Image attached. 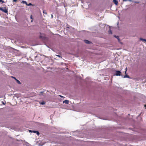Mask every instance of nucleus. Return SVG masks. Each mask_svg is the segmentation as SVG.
<instances>
[{
    "label": "nucleus",
    "mask_w": 146,
    "mask_h": 146,
    "mask_svg": "<svg viewBox=\"0 0 146 146\" xmlns=\"http://www.w3.org/2000/svg\"><path fill=\"white\" fill-rule=\"evenodd\" d=\"M56 56H58L59 57H61V58H62V57L61 56V55H56Z\"/></svg>",
    "instance_id": "23"
},
{
    "label": "nucleus",
    "mask_w": 146,
    "mask_h": 146,
    "mask_svg": "<svg viewBox=\"0 0 146 146\" xmlns=\"http://www.w3.org/2000/svg\"><path fill=\"white\" fill-rule=\"evenodd\" d=\"M33 133H36L38 136H39L40 135L39 132L37 131L34 130Z\"/></svg>",
    "instance_id": "7"
},
{
    "label": "nucleus",
    "mask_w": 146,
    "mask_h": 146,
    "mask_svg": "<svg viewBox=\"0 0 146 146\" xmlns=\"http://www.w3.org/2000/svg\"><path fill=\"white\" fill-rule=\"evenodd\" d=\"M66 28H68V29H69V27H66Z\"/></svg>",
    "instance_id": "33"
},
{
    "label": "nucleus",
    "mask_w": 146,
    "mask_h": 146,
    "mask_svg": "<svg viewBox=\"0 0 146 146\" xmlns=\"http://www.w3.org/2000/svg\"><path fill=\"white\" fill-rule=\"evenodd\" d=\"M43 92H40V95H42V93H43Z\"/></svg>",
    "instance_id": "24"
},
{
    "label": "nucleus",
    "mask_w": 146,
    "mask_h": 146,
    "mask_svg": "<svg viewBox=\"0 0 146 146\" xmlns=\"http://www.w3.org/2000/svg\"><path fill=\"white\" fill-rule=\"evenodd\" d=\"M121 72L120 70H116L115 71V72L113 74L114 75L116 76H121L122 77H123V75L121 74Z\"/></svg>",
    "instance_id": "2"
},
{
    "label": "nucleus",
    "mask_w": 146,
    "mask_h": 146,
    "mask_svg": "<svg viewBox=\"0 0 146 146\" xmlns=\"http://www.w3.org/2000/svg\"><path fill=\"white\" fill-rule=\"evenodd\" d=\"M2 102V103L3 104L5 105V104L3 102Z\"/></svg>",
    "instance_id": "30"
},
{
    "label": "nucleus",
    "mask_w": 146,
    "mask_h": 146,
    "mask_svg": "<svg viewBox=\"0 0 146 146\" xmlns=\"http://www.w3.org/2000/svg\"><path fill=\"white\" fill-rule=\"evenodd\" d=\"M108 33L109 34H112V32L110 29H110L108 31Z\"/></svg>",
    "instance_id": "15"
},
{
    "label": "nucleus",
    "mask_w": 146,
    "mask_h": 146,
    "mask_svg": "<svg viewBox=\"0 0 146 146\" xmlns=\"http://www.w3.org/2000/svg\"><path fill=\"white\" fill-rule=\"evenodd\" d=\"M0 10L3 12H4L7 13L8 10L6 9V7H4V8L1 7H0Z\"/></svg>",
    "instance_id": "3"
},
{
    "label": "nucleus",
    "mask_w": 146,
    "mask_h": 146,
    "mask_svg": "<svg viewBox=\"0 0 146 146\" xmlns=\"http://www.w3.org/2000/svg\"><path fill=\"white\" fill-rule=\"evenodd\" d=\"M76 131H75L74 132H72V134H72V135H76V136H77L79 137H80V136L79 135H77L76 134Z\"/></svg>",
    "instance_id": "8"
},
{
    "label": "nucleus",
    "mask_w": 146,
    "mask_h": 146,
    "mask_svg": "<svg viewBox=\"0 0 146 146\" xmlns=\"http://www.w3.org/2000/svg\"><path fill=\"white\" fill-rule=\"evenodd\" d=\"M113 36L116 37V36H115V35H114V36Z\"/></svg>",
    "instance_id": "34"
},
{
    "label": "nucleus",
    "mask_w": 146,
    "mask_h": 146,
    "mask_svg": "<svg viewBox=\"0 0 146 146\" xmlns=\"http://www.w3.org/2000/svg\"><path fill=\"white\" fill-rule=\"evenodd\" d=\"M0 2H2V3H5L4 1H3L2 0H0Z\"/></svg>",
    "instance_id": "22"
},
{
    "label": "nucleus",
    "mask_w": 146,
    "mask_h": 146,
    "mask_svg": "<svg viewBox=\"0 0 146 146\" xmlns=\"http://www.w3.org/2000/svg\"><path fill=\"white\" fill-rule=\"evenodd\" d=\"M34 130H28L29 131V133H33Z\"/></svg>",
    "instance_id": "18"
},
{
    "label": "nucleus",
    "mask_w": 146,
    "mask_h": 146,
    "mask_svg": "<svg viewBox=\"0 0 146 146\" xmlns=\"http://www.w3.org/2000/svg\"><path fill=\"white\" fill-rule=\"evenodd\" d=\"M41 123H36V124L39 125Z\"/></svg>",
    "instance_id": "26"
},
{
    "label": "nucleus",
    "mask_w": 146,
    "mask_h": 146,
    "mask_svg": "<svg viewBox=\"0 0 146 146\" xmlns=\"http://www.w3.org/2000/svg\"><path fill=\"white\" fill-rule=\"evenodd\" d=\"M30 18L31 19H32V20H31V22H33V18H32V15H31V16H30Z\"/></svg>",
    "instance_id": "17"
},
{
    "label": "nucleus",
    "mask_w": 146,
    "mask_h": 146,
    "mask_svg": "<svg viewBox=\"0 0 146 146\" xmlns=\"http://www.w3.org/2000/svg\"><path fill=\"white\" fill-rule=\"evenodd\" d=\"M22 2L23 3L25 4L26 5H27V3L26 1H22Z\"/></svg>",
    "instance_id": "16"
},
{
    "label": "nucleus",
    "mask_w": 146,
    "mask_h": 146,
    "mask_svg": "<svg viewBox=\"0 0 146 146\" xmlns=\"http://www.w3.org/2000/svg\"><path fill=\"white\" fill-rule=\"evenodd\" d=\"M15 80L16 82L19 84H21V82L18 79H16Z\"/></svg>",
    "instance_id": "14"
},
{
    "label": "nucleus",
    "mask_w": 146,
    "mask_h": 146,
    "mask_svg": "<svg viewBox=\"0 0 146 146\" xmlns=\"http://www.w3.org/2000/svg\"><path fill=\"white\" fill-rule=\"evenodd\" d=\"M17 0H13V1L14 2H16Z\"/></svg>",
    "instance_id": "29"
},
{
    "label": "nucleus",
    "mask_w": 146,
    "mask_h": 146,
    "mask_svg": "<svg viewBox=\"0 0 146 146\" xmlns=\"http://www.w3.org/2000/svg\"><path fill=\"white\" fill-rule=\"evenodd\" d=\"M11 77L13 78L14 79H15V80L16 79H17V78H16L15 77H14V76H11Z\"/></svg>",
    "instance_id": "21"
},
{
    "label": "nucleus",
    "mask_w": 146,
    "mask_h": 146,
    "mask_svg": "<svg viewBox=\"0 0 146 146\" xmlns=\"http://www.w3.org/2000/svg\"><path fill=\"white\" fill-rule=\"evenodd\" d=\"M127 72V70H125V74H127V72Z\"/></svg>",
    "instance_id": "28"
},
{
    "label": "nucleus",
    "mask_w": 146,
    "mask_h": 146,
    "mask_svg": "<svg viewBox=\"0 0 146 146\" xmlns=\"http://www.w3.org/2000/svg\"><path fill=\"white\" fill-rule=\"evenodd\" d=\"M139 40H140L142 41H145V42H146V39H144V38H139Z\"/></svg>",
    "instance_id": "13"
},
{
    "label": "nucleus",
    "mask_w": 146,
    "mask_h": 146,
    "mask_svg": "<svg viewBox=\"0 0 146 146\" xmlns=\"http://www.w3.org/2000/svg\"><path fill=\"white\" fill-rule=\"evenodd\" d=\"M69 102V101L67 100H66L63 101V103H65L66 104H68Z\"/></svg>",
    "instance_id": "12"
},
{
    "label": "nucleus",
    "mask_w": 146,
    "mask_h": 146,
    "mask_svg": "<svg viewBox=\"0 0 146 146\" xmlns=\"http://www.w3.org/2000/svg\"><path fill=\"white\" fill-rule=\"evenodd\" d=\"M60 96L61 97H62L63 96Z\"/></svg>",
    "instance_id": "37"
},
{
    "label": "nucleus",
    "mask_w": 146,
    "mask_h": 146,
    "mask_svg": "<svg viewBox=\"0 0 146 146\" xmlns=\"http://www.w3.org/2000/svg\"><path fill=\"white\" fill-rule=\"evenodd\" d=\"M40 40L42 41L44 44L46 45L48 48L49 47L46 45V44H50L52 43V41L50 40L48 37H39Z\"/></svg>",
    "instance_id": "1"
},
{
    "label": "nucleus",
    "mask_w": 146,
    "mask_h": 146,
    "mask_svg": "<svg viewBox=\"0 0 146 146\" xmlns=\"http://www.w3.org/2000/svg\"><path fill=\"white\" fill-rule=\"evenodd\" d=\"M84 41L87 44H90L92 43V42L86 39L84 40Z\"/></svg>",
    "instance_id": "5"
},
{
    "label": "nucleus",
    "mask_w": 146,
    "mask_h": 146,
    "mask_svg": "<svg viewBox=\"0 0 146 146\" xmlns=\"http://www.w3.org/2000/svg\"><path fill=\"white\" fill-rule=\"evenodd\" d=\"M27 5H28V6H29V5H32V4H31V3H29V4H27Z\"/></svg>",
    "instance_id": "25"
},
{
    "label": "nucleus",
    "mask_w": 146,
    "mask_h": 146,
    "mask_svg": "<svg viewBox=\"0 0 146 146\" xmlns=\"http://www.w3.org/2000/svg\"><path fill=\"white\" fill-rule=\"evenodd\" d=\"M140 115H141V113H140V114L138 115V116H139Z\"/></svg>",
    "instance_id": "36"
},
{
    "label": "nucleus",
    "mask_w": 146,
    "mask_h": 146,
    "mask_svg": "<svg viewBox=\"0 0 146 146\" xmlns=\"http://www.w3.org/2000/svg\"><path fill=\"white\" fill-rule=\"evenodd\" d=\"M43 13L44 14H47V13L45 12V11L44 10H43Z\"/></svg>",
    "instance_id": "19"
},
{
    "label": "nucleus",
    "mask_w": 146,
    "mask_h": 146,
    "mask_svg": "<svg viewBox=\"0 0 146 146\" xmlns=\"http://www.w3.org/2000/svg\"><path fill=\"white\" fill-rule=\"evenodd\" d=\"M43 56H45L44 55H43Z\"/></svg>",
    "instance_id": "38"
},
{
    "label": "nucleus",
    "mask_w": 146,
    "mask_h": 146,
    "mask_svg": "<svg viewBox=\"0 0 146 146\" xmlns=\"http://www.w3.org/2000/svg\"><path fill=\"white\" fill-rule=\"evenodd\" d=\"M48 142H40L39 143H38V145L39 146H43V145H44V144H45L47 143H48Z\"/></svg>",
    "instance_id": "4"
},
{
    "label": "nucleus",
    "mask_w": 146,
    "mask_h": 146,
    "mask_svg": "<svg viewBox=\"0 0 146 146\" xmlns=\"http://www.w3.org/2000/svg\"><path fill=\"white\" fill-rule=\"evenodd\" d=\"M54 129H56L55 127H53V128H52V129H54Z\"/></svg>",
    "instance_id": "32"
},
{
    "label": "nucleus",
    "mask_w": 146,
    "mask_h": 146,
    "mask_svg": "<svg viewBox=\"0 0 146 146\" xmlns=\"http://www.w3.org/2000/svg\"><path fill=\"white\" fill-rule=\"evenodd\" d=\"M123 1H130V2H131L132 1L131 0H123Z\"/></svg>",
    "instance_id": "20"
},
{
    "label": "nucleus",
    "mask_w": 146,
    "mask_h": 146,
    "mask_svg": "<svg viewBox=\"0 0 146 146\" xmlns=\"http://www.w3.org/2000/svg\"><path fill=\"white\" fill-rule=\"evenodd\" d=\"M144 107L145 108V109H146V104H145L144 105Z\"/></svg>",
    "instance_id": "27"
},
{
    "label": "nucleus",
    "mask_w": 146,
    "mask_h": 146,
    "mask_svg": "<svg viewBox=\"0 0 146 146\" xmlns=\"http://www.w3.org/2000/svg\"><path fill=\"white\" fill-rule=\"evenodd\" d=\"M37 57H38V56H37V55H36V56L35 57V58H37Z\"/></svg>",
    "instance_id": "31"
},
{
    "label": "nucleus",
    "mask_w": 146,
    "mask_h": 146,
    "mask_svg": "<svg viewBox=\"0 0 146 146\" xmlns=\"http://www.w3.org/2000/svg\"><path fill=\"white\" fill-rule=\"evenodd\" d=\"M113 1L116 5H117L118 4V2L117 0H113Z\"/></svg>",
    "instance_id": "10"
},
{
    "label": "nucleus",
    "mask_w": 146,
    "mask_h": 146,
    "mask_svg": "<svg viewBox=\"0 0 146 146\" xmlns=\"http://www.w3.org/2000/svg\"><path fill=\"white\" fill-rule=\"evenodd\" d=\"M40 105H44L45 104L46 102L44 101H42L41 102H39Z\"/></svg>",
    "instance_id": "11"
},
{
    "label": "nucleus",
    "mask_w": 146,
    "mask_h": 146,
    "mask_svg": "<svg viewBox=\"0 0 146 146\" xmlns=\"http://www.w3.org/2000/svg\"><path fill=\"white\" fill-rule=\"evenodd\" d=\"M127 70V67L125 68V70Z\"/></svg>",
    "instance_id": "35"
},
{
    "label": "nucleus",
    "mask_w": 146,
    "mask_h": 146,
    "mask_svg": "<svg viewBox=\"0 0 146 146\" xmlns=\"http://www.w3.org/2000/svg\"><path fill=\"white\" fill-rule=\"evenodd\" d=\"M115 38H116L118 40V41L121 44H123V43L121 42L120 41V39L119 38V37H115Z\"/></svg>",
    "instance_id": "9"
},
{
    "label": "nucleus",
    "mask_w": 146,
    "mask_h": 146,
    "mask_svg": "<svg viewBox=\"0 0 146 146\" xmlns=\"http://www.w3.org/2000/svg\"><path fill=\"white\" fill-rule=\"evenodd\" d=\"M122 77L123 78H127L129 79L131 78L127 74H125L124 76H123V77Z\"/></svg>",
    "instance_id": "6"
}]
</instances>
